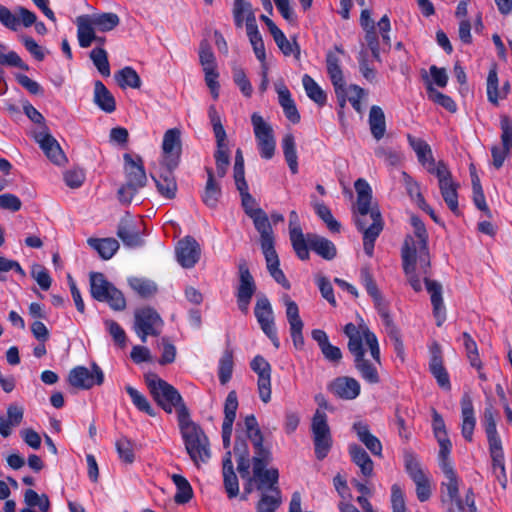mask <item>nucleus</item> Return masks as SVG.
<instances>
[{
    "label": "nucleus",
    "mask_w": 512,
    "mask_h": 512,
    "mask_svg": "<svg viewBox=\"0 0 512 512\" xmlns=\"http://www.w3.org/2000/svg\"><path fill=\"white\" fill-rule=\"evenodd\" d=\"M344 333L349 339L348 350L353 355L359 376L370 385L379 384L382 363L376 335L365 325L356 326L353 323L345 325Z\"/></svg>",
    "instance_id": "f257e3e1"
},
{
    "label": "nucleus",
    "mask_w": 512,
    "mask_h": 512,
    "mask_svg": "<svg viewBox=\"0 0 512 512\" xmlns=\"http://www.w3.org/2000/svg\"><path fill=\"white\" fill-rule=\"evenodd\" d=\"M354 186L357 192L355 224L363 233L364 252L372 257L375 241L383 229L382 216L377 207H371L372 190L368 182L360 178Z\"/></svg>",
    "instance_id": "f03ea898"
},
{
    "label": "nucleus",
    "mask_w": 512,
    "mask_h": 512,
    "mask_svg": "<svg viewBox=\"0 0 512 512\" xmlns=\"http://www.w3.org/2000/svg\"><path fill=\"white\" fill-rule=\"evenodd\" d=\"M178 423L185 449L191 460L196 465L207 462L210 459L208 438L201 427L190 419L187 407L181 408Z\"/></svg>",
    "instance_id": "7ed1b4c3"
},
{
    "label": "nucleus",
    "mask_w": 512,
    "mask_h": 512,
    "mask_svg": "<svg viewBox=\"0 0 512 512\" xmlns=\"http://www.w3.org/2000/svg\"><path fill=\"white\" fill-rule=\"evenodd\" d=\"M445 481L442 482V502L448 505V512H476L474 493L471 489L466 492L465 499L459 497V479L453 464H444L441 468Z\"/></svg>",
    "instance_id": "20e7f679"
},
{
    "label": "nucleus",
    "mask_w": 512,
    "mask_h": 512,
    "mask_svg": "<svg viewBox=\"0 0 512 512\" xmlns=\"http://www.w3.org/2000/svg\"><path fill=\"white\" fill-rule=\"evenodd\" d=\"M145 382L155 402L167 413L176 409L180 420V410L186 405L177 389L156 374L146 375Z\"/></svg>",
    "instance_id": "39448f33"
},
{
    "label": "nucleus",
    "mask_w": 512,
    "mask_h": 512,
    "mask_svg": "<svg viewBox=\"0 0 512 512\" xmlns=\"http://www.w3.org/2000/svg\"><path fill=\"white\" fill-rule=\"evenodd\" d=\"M253 445L254 455L250 460V465L253 468V480L256 483V488L261 489L267 481L278 482L279 471L277 468L266 467L272 461V452L270 447L264 445V438L258 441H251ZM252 481V478H249Z\"/></svg>",
    "instance_id": "423d86ee"
},
{
    "label": "nucleus",
    "mask_w": 512,
    "mask_h": 512,
    "mask_svg": "<svg viewBox=\"0 0 512 512\" xmlns=\"http://www.w3.org/2000/svg\"><path fill=\"white\" fill-rule=\"evenodd\" d=\"M91 296L99 301L105 302L115 311H122L126 308V299L123 293L109 282L102 273L90 274Z\"/></svg>",
    "instance_id": "0eeeda50"
},
{
    "label": "nucleus",
    "mask_w": 512,
    "mask_h": 512,
    "mask_svg": "<svg viewBox=\"0 0 512 512\" xmlns=\"http://www.w3.org/2000/svg\"><path fill=\"white\" fill-rule=\"evenodd\" d=\"M134 330L143 343L148 336H158L163 327V320L151 307L137 309L134 315Z\"/></svg>",
    "instance_id": "6e6552de"
},
{
    "label": "nucleus",
    "mask_w": 512,
    "mask_h": 512,
    "mask_svg": "<svg viewBox=\"0 0 512 512\" xmlns=\"http://www.w3.org/2000/svg\"><path fill=\"white\" fill-rule=\"evenodd\" d=\"M251 123L261 158L271 159L276 149V140L272 126L258 113L252 114Z\"/></svg>",
    "instance_id": "1a4fd4ad"
},
{
    "label": "nucleus",
    "mask_w": 512,
    "mask_h": 512,
    "mask_svg": "<svg viewBox=\"0 0 512 512\" xmlns=\"http://www.w3.org/2000/svg\"><path fill=\"white\" fill-rule=\"evenodd\" d=\"M315 455L318 460H323L332 447V437L327 422V415L319 410L313 416L311 425Z\"/></svg>",
    "instance_id": "9d476101"
},
{
    "label": "nucleus",
    "mask_w": 512,
    "mask_h": 512,
    "mask_svg": "<svg viewBox=\"0 0 512 512\" xmlns=\"http://www.w3.org/2000/svg\"><path fill=\"white\" fill-rule=\"evenodd\" d=\"M254 315L263 333L271 340L275 348L280 347V341L275 327L274 312L269 299L265 295L257 298Z\"/></svg>",
    "instance_id": "9b49d317"
},
{
    "label": "nucleus",
    "mask_w": 512,
    "mask_h": 512,
    "mask_svg": "<svg viewBox=\"0 0 512 512\" xmlns=\"http://www.w3.org/2000/svg\"><path fill=\"white\" fill-rule=\"evenodd\" d=\"M239 284L236 288L237 305L241 312L247 314L253 295L256 292V283L249 271L247 263L243 260L238 264Z\"/></svg>",
    "instance_id": "f8f14e48"
},
{
    "label": "nucleus",
    "mask_w": 512,
    "mask_h": 512,
    "mask_svg": "<svg viewBox=\"0 0 512 512\" xmlns=\"http://www.w3.org/2000/svg\"><path fill=\"white\" fill-rule=\"evenodd\" d=\"M434 175L438 179L439 189L445 203L454 214H457L459 212L457 193L459 185L453 180L448 166L444 162H440V168L436 169Z\"/></svg>",
    "instance_id": "ddd939ff"
},
{
    "label": "nucleus",
    "mask_w": 512,
    "mask_h": 512,
    "mask_svg": "<svg viewBox=\"0 0 512 512\" xmlns=\"http://www.w3.org/2000/svg\"><path fill=\"white\" fill-rule=\"evenodd\" d=\"M71 386L79 389H90L95 385H101L104 381L102 369L95 363L92 364V370L84 366L73 368L68 376Z\"/></svg>",
    "instance_id": "4468645a"
},
{
    "label": "nucleus",
    "mask_w": 512,
    "mask_h": 512,
    "mask_svg": "<svg viewBox=\"0 0 512 512\" xmlns=\"http://www.w3.org/2000/svg\"><path fill=\"white\" fill-rule=\"evenodd\" d=\"M251 369L258 375V393L264 403L271 400V366L261 355L255 356L251 363Z\"/></svg>",
    "instance_id": "2eb2a0df"
},
{
    "label": "nucleus",
    "mask_w": 512,
    "mask_h": 512,
    "mask_svg": "<svg viewBox=\"0 0 512 512\" xmlns=\"http://www.w3.org/2000/svg\"><path fill=\"white\" fill-rule=\"evenodd\" d=\"M327 390L336 398L354 400L360 395L361 386L353 377L339 376L328 383Z\"/></svg>",
    "instance_id": "dca6fc26"
},
{
    "label": "nucleus",
    "mask_w": 512,
    "mask_h": 512,
    "mask_svg": "<svg viewBox=\"0 0 512 512\" xmlns=\"http://www.w3.org/2000/svg\"><path fill=\"white\" fill-rule=\"evenodd\" d=\"M163 163L169 167H177L181 154V132L177 128L168 129L162 142Z\"/></svg>",
    "instance_id": "f3484780"
},
{
    "label": "nucleus",
    "mask_w": 512,
    "mask_h": 512,
    "mask_svg": "<svg viewBox=\"0 0 512 512\" xmlns=\"http://www.w3.org/2000/svg\"><path fill=\"white\" fill-rule=\"evenodd\" d=\"M326 66L327 73L333 84L336 96L340 105L343 107L346 102V83L340 67L339 57L333 52H328L326 55Z\"/></svg>",
    "instance_id": "a211bd4d"
},
{
    "label": "nucleus",
    "mask_w": 512,
    "mask_h": 512,
    "mask_svg": "<svg viewBox=\"0 0 512 512\" xmlns=\"http://www.w3.org/2000/svg\"><path fill=\"white\" fill-rule=\"evenodd\" d=\"M201 248L191 236L181 239L176 246V257L183 268H193L200 259Z\"/></svg>",
    "instance_id": "6ab92c4d"
},
{
    "label": "nucleus",
    "mask_w": 512,
    "mask_h": 512,
    "mask_svg": "<svg viewBox=\"0 0 512 512\" xmlns=\"http://www.w3.org/2000/svg\"><path fill=\"white\" fill-rule=\"evenodd\" d=\"M415 254L416 247L414 238L407 236L402 247L401 256L403 262V270L408 276V281L414 291L419 292L422 290V284L417 275H415Z\"/></svg>",
    "instance_id": "aec40b11"
},
{
    "label": "nucleus",
    "mask_w": 512,
    "mask_h": 512,
    "mask_svg": "<svg viewBox=\"0 0 512 512\" xmlns=\"http://www.w3.org/2000/svg\"><path fill=\"white\" fill-rule=\"evenodd\" d=\"M407 140L413 151L415 152L418 162L429 172L435 174L436 169L440 168V162H435L430 145L422 138L407 135Z\"/></svg>",
    "instance_id": "412c9836"
},
{
    "label": "nucleus",
    "mask_w": 512,
    "mask_h": 512,
    "mask_svg": "<svg viewBox=\"0 0 512 512\" xmlns=\"http://www.w3.org/2000/svg\"><path fill=\"white\" fill-rule=\"evenodd\" d=\"M261 491L260 500L257 503V512H275L282 503V495L278 482L267 481Z\"/></svg>",
    "instance_id": "4be33fe9"
},
{
    "label": "nucleus",
    "mask_w": 512,
    "mask_h": 512,
    "mask_svg": "<svg viewBox=\"0 0 512 512\" xmlns=\"http://www.w3.org/2000/svg\"><path fill=\"white\" fill-rule=\"evenodd\" d=\"M124 171L126 176V183L134 185L138 188H143L147 183V176L143 165V160L140 156L133 158L130 154L126 153L123 156Z\"/></svg>",
    "instance_id": "5701e85b"
},
{
    "label": "nucleus",
    "mask_w": 512,
    "mask_h": 512,
    "mask_svg": "<svg viewBox=\"0 0 512 512\" xmlns=\"http://www.w3.org/2000/svg\"><path fill=\"white\" fill-rule=\"evenodd\" d=\"M176 167H169L162 163L160 169L151 174L158 192L168 199H173L177 191V183L173 175V170Z\"/></svg>",
    "instance_id": "b1692460"
},
{
    "label": "nucleus",
    "mask_w": 512,
    "mask_h": 512,
    "mask_svg": "<svg viewBox=\"0 0 512 512\" xmlns=\"http://www.w3.org/2000/svg\"><path fill=\"white\" fill-rule=\"evenodd\" d=\"M305 237L306 235L303 233L299 223L298 214L293 210L289 214V238L297 257L301 260H308L310 256L307 251L306 241H304Z\"/></svg>",
    "instance_id": "393cba45"
},
{
    "label": "nucleus",
    "mask_w": 512,
    "mask_h": 512,
    "mask_svg": "<svg viewBox=\"0 0 512 512\" xmlns=\"http://www.w3.org/2000/svg\"><path fill=\"white\" fill-rule=\"evenodd\" d=\"M424 282L426 289L430 294L436 325L440 327L446 320V309L442 298V285L437 281L428 279L427 277L424 278Z\"/></svg>",
    "instance_id": "a878e982"
},
{
    "label": "nucleus",
    "mask_w": 512,
    "mask_h": 512,
    "mask_svg": "<svg viewBox=\"0 0 512 512\" xmlns=\"http://www.w3.org/2000/svg\"><path fill=\"white\" fill-rule=\"evenodd\" d=\"M255 229L260 234V243L262 252L275 250L273 229L269 218L264 211H258V214L251 218Z\"/></svg>",
    "instance_id": "bb28decb"
},
{
    "label": "nucleus",
    "mask_w": 512,
    "mask_h": 512,
    "mask_svg": "<svg viewBox=\"0 0 512 512\" xmlns=\"http://www.w3.org/2000/svg\"><path fill=\"white\" fill-rule=\"evenodd\" d=\"M36 141L47 158L50 159L54 164L61 165L66 162L65 154L63 153L57 140L51 134L47 132H39L36 135Z\"/></svg>",
    "instance_id": "cd10ccee"
},
{
    "label": "nucleus",
    "mask_w": 512,
    "mask_h": 512,
    "mask_svg": "<svg viewBox=\"0 0 512 512\" xmlns=\"http://www.w3.org/2000/svg\"><path fill=\"white\" fill-rule=\"evenodd\" d=\"M352 431L358 440L374 455L382 456V444L380 440L370 432L369 425L364 421H356L352 425Z\"/></svg>",
    "instance_id": "c85d7f7f"
},
{
    "label": "nucleus",
    "mask_w": 512,
    "mask_h": 512,
    "mask_svg": "<svg viewBox=\"0 0 512 512\" xmlns=\"http://www.w3.org/2000/svg\"><path fill=\"white\" fill-rule=\"evenodd\" d=\"M307 251L309 249L326 260H332L337 254L334 243L325 237L319 236L314 233H307L305 240Z\"/></svg>",
    "instance_id": "c756f323"
},
{
    "label": "nucleus",
    "mask_w": 512,
    "mask_h": 512,
    "mask_svg": "<svg viewBox=\"0 0 512 512\" xmlns=\"http://www.w3.org/2000/svg\"><path fill=\"white\" fill-rule=\"evenodd\" d=\"M312 339L317 342L324 358L332 363L338 364L343 355L339 347L332 345L329 342L327 333L321 329H314L311 332Z\"/></svg>",
    "instance_id": "7c9ffc66"
},
{
    "label": "nucleus",
    "mask_w": 512,
    "mask_h": 512,
    "mask_svg": "<svg viewBox=\"0 0 512 512\" xmlns=\"http://www.w3.org/2000/svg\"><path fill=\"white\" fill-rule=\"evenodd\" d=\"M431 354L432 355L429 363L430 372L437 380L438 385L442 389L448 391L451 389L450 378L447 370L443 366L441 351L437 344L433 346Z\"/></svg>",
    "instance_id": "2f4dec72"
},
{
    "label": "nucleus",
    "mask_w": 512,
    "mask_h": 512,
    "mask_svg": "<svg viewBox=\"0 0 512 512\" xmlns=\"http://www.w3.org/2000/svg\"><path fill=\"white\" fill-rule=\"evenodd\" d=\"M460 404L462 414L461 433L465 440L471 442L476 425L471 397L468 394L463 395Z\"/></svg>",
    "instance_id": "473e14b6"
},
{
    "label": "nucleus",
    "mask_w": 512,
    "mask_h": 512,
    "mask_svg": "<svg viewBox=\"0 0 512 512\" xmlns=\"http://www.w3.org/2000/svg\"><path fill=\"white\" fill-rule=\"evenodd\" d=\"M75 24L77 26V39L79 46L88 48L97 39L95 33V24L93 23L90 15H80L76 18Z\"/></svg>",
    "instance_id": "72a5a7b5"
},
{
    "label": "nucleus",
    "mask_w": 512,
    "mask_h": 512,
    "mask_svg": "<svg viewBox=\"0 0 512 512\" xmlns=\"http://www.w3.org/2000/svg\"><path fill=\"white\" fill-rule=\"evenodd\" d=\"M117 236L122 240L125 246L130 248L140 247L144 243L136 224L130 219H122L120 221Z\"/></svg>",
    "instance_id": "f704fd0d"
},
{
    "label": "nucleus",
    "mask_w": 512,
    "mask_h": 512,
    "mask_svg": "<svg viewBox=\"0 0 512 512\" xmlns=\"http://www.w3.org/2000/svg\"><path fill=\"white\" fill-rule=\"evenodd\" d=\"M223 481L226 493L229 498H235L239 493V483L237 475L234 472L233 463L231 459V451L226 452L223 458Z\"/></svg>",
    "instance_id": "c9c22d12"
},
{
    "label": "nucleus",
    "mask_w": 512,
    "mask_h": 512,
    "mask_svg": "<svg viewBox=\"0 0 512 512\" xmlns=\"http://www.w3.org/2000/svg\"><path fill=\"white\" fill-rule=\"evenodd\" d=\"M349 454L351 460L356 464L365 477H371L374 471V463L368 453L359 445L352 444L349 446Z\"/></svg>",
    "instance_id": "e433bc0d"
},
{
    "label": "nucleus",
    "mask_w": 512,
    "mask_h": 512,
    "mask_svg": "<svg viewBox=\"0 0 512 512\" xmlns=\"http://www.w3.org/2000/svg\"><path fill=\"white\" fill-rule=\"evenodd\" d=\"M266 266L271 277L285 289H290V282L287 280L284 272L280 269V261L276 250L263 253Z\"/></svg>",
    "instance_id": "4c0bfd02"
},
{
    "label": "nucleus",
    "mask_w": 512,
    "mask_h": 512,
    "mask_svg": "<svg viewBox=\"0 0 512 512\" xmlns=\"http://www.w3.org/2000/svg\"><path fill=\"white\" fill-rule=\"evenodd\" d=\"M94 103L106 113H112L116 109L114 96L99 80L94 84Z\"/></svg>",
    "instance_id": "58836bf2"
},
{
    "label": "nucleus",
    "mask_w": 512,
    "mask_h": 512,
    "mask_svg": "<svg viewBox=\"0 0 512 512\" xmlns=\"http://www.w3.org/2000/svg\"><path fill=\"white\" fill-rule=\"evenodd\" d=\"M206 172L207 182L202 195V200L206 206L215 208L222 194L221 187L215 180L213 170L211 168H206Z\"/></svg>",
    "instance_id": "ea45409f"
},
{
    "label": "nucleus",
    "mask_w": 512,
    "mask_h": 512,
    "mask_svg": "<svg viewBox=\"0 0 512 512\" xmlns=\"http://www.w3.org/2000/svg\"><path fill=\"white\" fill-rule=\"evenodd\" d=\"M368 123L373 138L381 140L386 132L385 114L381 107L373 105L369 111Z\"/></svg>",
    "instance_id": "a19ab883"
},
{
    "label": "nucleus",
    "mask_w": 512,
    "mask_h": 512,
    "mask_svg": "<svg viewBox=\"0 0 512 512\" xmlns=\"http://www.w3.org/2000/svg\"><path fill=\"white\" fill-rule=\"evenodd\" d=\"M87 243L96 250L104 260L111 259L119 249V243L114 238H89Z\"/></svg>",
    "instance_id": "79ce46f5"
},
{
    "label": "nucleus",
    "mask_w": 512,
    "mask_h": 512,
    "mask_svg": "<svg viewBox=\"0 0 512 512\" xmlns=\"http://www.w3.org/2000/svg\"><path fill=\"white\" fill-rule=\"evenodd\" d=\"M234 454L237 457V470L242 478L249 477L250 458L249 449L246 440L236 438L234 445Z\"/></svg>",
    "instance_id": "37998d69"
},
{
    "label": "nucleus",
    "mask_w": 512,
    "mask_h": 512,
    "mask_svg": "<svg viewBox=\"0 0 512 512\" xmlns=\"http://www.w3.org/2000/svg\"><path fill=\"white\" fill-rule=\"evenodd\" d=\"M282 149L284 158L292 174L298 173V156L296 152V144L294 136L289 133L282 139Z\"/></svg>",
    "instance_id": "c03bdc74"
},
{
    "label": "nucleus",
    "mask_w": 512,
    "mask_h": 512,
    "mask_svg": "<svg viewBox=\"0 0 512 512\" xmlns=\"http://www.w3.org/2000/svg\"><path fill=\"white\" fill-rule=\"evenodd\" d=\"M302 84L307 96L320 107L324 106L327 102V95L324 90L316 83V81L304 74L302 77Z\"/></svg>",
    "instance_id": "a18cd8bd"
},
{
    "label": "nucleus",
    "mask_w": 512,
    "mask_h": 512,
    "mask_svg": "<svg viewBox=\"0 0 512 512\" xmlns=\"http://www.w3.org/2000/svg\"><path fill=\"white\" fill-rule=\"evenodd\" d=\"M171 479L177 488L174 501L177 504L188 503L193 497V490L188 480L180 474H173Z\"/></svg>",
    "instance_id": "49530a36"
},
{
    "label": "nucleus",
    "mask_w": 512,
    "mask_h": 512,
    "mask_svg": "<svg viewBox=\"0 0 512 512\" xmlns=\"http://www.w3.org/2000/svg\"><path fill=\"white\" fill-rule=\"evenodd\" d=\"M272 37L285 56L293 55L296 60L300 59V47L295 39L293 41L288 40L280 29L272 34Z\"/></svg>",
    "instance_id": "de8ad7c7"
},
{
    "label": "nucleus",
    "mask_w": 512,
    "mask_h": 512,
    "mask_svg": "<svg viewBox=\"0 0 512 512\" xmlns=\"http://www.w3.org/2000/svg\"><path fill=\"white\" fill-rule=\"evenodd\" d=\"M115 79L121 88L130 87L139 89L141 87V79L135 69L126 66L115 74Z\"/></svg>",
    "instance_id": "09e8293b"
},
{
    "label": "nucleus",
    "mask_w": 512,
    "mask_h": 512,
    "mask_svg": "<svg viewBox=\"0 0 512 512\" xmlns=\"http://www.w3.org/2000/svg\"><path fill=\"white\" fill-rule=\"evenodd\" d=\"M236 187L241 195L242 207L250 218L258 214V211H263L257 206V202L254 197L248 191L247 182H240L236 184Z\"/></svg>",
    "instance_id": "8fccbe9b"
},
{
    "label": "nucleus",
    "mask_w": 512,
    "mask_h": 512,
    "mask_svg": "<svg viewBox=\"0 0 512 512\" xmlns=\"http://www.w3.org/2000/svg\"><path fill=\"white\" fill-rule=\"evenodd\" d=\"M233 352L230 349L224 350L218 365V377L222 385L228 383L233 373Z\"/></svg>",
    "instance_id": "3c124183"
},
{
    "label": "nucleus",
    "mask_w": 512,
    "mask_h": 512,
    "mask_svg": "<svg viewBox=\"0 0 512 512\" xmlns=\"http://www.w3.org/2000/svg\"><path fill=\"white\" fill-rule=\"evenodd\" d=\"M489 444V452L492 459L493 466L504 470V452L502 448L501 439L497 434L487 436Z\"/></svg>",
    "instance_id": "603ef678"
},
{
    "label": "nucleus",
    "mask_w": 512,
    "mask_h": 512,
    "mask_svg": "<svg viewBox=\"0 0 512 512\" xmlns=\"http://www.w3.org/2000/svg\"><path fill=\"white\" fill-rule=\"evenodd\" d=\"M90 16L96 28L102 32L111 31L120 23L119 16L112 12L93 14Z\"/></svg>",
    "instance_id": "864d4df0"
},
{
    "label": "nucleus",
    "mask_w": 512,
    "mask_h": 512,
    "mask_svg": "<svg viewBox=\"0 0 512 512\" xmlns=\"http://www.w3.org/2000/svg\"><path fill=\"white\" fill-rule=\"evenodd\" d=\"M24 502L29 508L38 507L41 512H48L50 510V501L46 494L39 495L33 489H27L24 492Z\"/></svg>",
    "instance_id": "5fc2aeb1"
},
{
    "label": "nucleus",
    "mask_w": 512,
    "mask_h": 512,
    "mask_svg": "<svg viewBox=\"0 0 512 512\" xmlns=\"http://www.w3.org/2000/svg\"><path fill=\"white\" fill-rule=\"evenodd\" d=\"M116 451L118 453L119 459L126 463L132 464L135 460L134 453V443L129 438L125 436H121L116 440L115 443Z\"/></svg>",
    "instance_id": "6e6d98bb"
},
{
    "label": "nucleus",
    "mask_w": 512,
    "mask_h": 512,
    "mask_svg": "<svg viewBox=\"0 0 512 512\" xmlns=\"http://www.w3.org/2000/svg\"><path fill=\"white\" fill-rule=\"evenodd\" d=\"M90 58L103 77H109L111 74L108 54L105 49L96 47L91 50Z\"/></svg>",
    "instance_id": "4d7b16f0"
},
{
    "label": "nucleus",
    "mask_w": 512,
    "mask_h": 512,
    "mask_svg": "<svg viewBox=\"0 0 512 512\" xmlns=\"http://www.w3.org/2000/svg\"><path fill=\"white\" fill-rule=\"evenodd\" d=\"M126 392L131 398L132 403L134 406L141 412H144L148 414L149 416H155V410L150 405L148 399L140 393L137 389L134 387L128 385L126 386Z\"/></svg>",
    "instance_id": "13d9d810"
},
{
    "label": "nucleus",
    "mask_w": 512,
    "mask_h": 512,
    "mask_svg": "<svg viewBox=\"0 0 512 512\" xmlns=\"http://www.w3.org/2000/svg\"><path fill=\"white\" fill-rule=\"evenodd\" d=\"M462 341H463V346L466 351L467 358H468L471 366L478 370L481 369L482 362L479 357L476 342L473 340V338L467 332H464L462 334Z\"/></svg>",
    "instance_id": "bf43d9fd"
},
{
    "label": "nucleus",
    "mask_w": 512,
    "mask_h": 512,
    "mask_svg": "<svg viewBox=\"0 0 512 512\" xmlns=\"http://www.w3.org/2000/svg\"><path fill=\"white\" fill-rule=\"evenodd\" d=\"M427 92L429 99L432 100L434 103L442 106L449 112L454 113L457 111V105L455 101L450 96L445 95L436 90L430 82L428 83L427 86Z\"/></svg>",
    "instance_id": "052dcab7"
},
{
    "label": "nucleus",
    "mask_w": 512,
    "mask_h": 512,
    "mask_svg": "<svg viewBox=\"0 0 512 512\" xmlns=\"http://www.w3.org/2000/svg\"><path fill=\"white\" fill-rule=\"evenodd\" d=\"M238 397L236 391L232 390L228 393L224 403V420L223 425H232L236 418L238 409Z\"/></svg>",
    "instance_id": "680f3d73"
},
{
    "label": "nucleus",
    "mask_w": 512,
    "mask_h": 512,
    "mask_svg": "<svg viewBox=\"0 0 512 512\" xmlns=\"http://www.w3.org/2000/svg\"><path fill=\"white\" fill-rule=\"evenodd\" d=\"M404 463L406 472L413 481L422 480L424 477H426L414 453L406 452L404 455Z\"/></svg>",
    "instance_id": "e2e57ef3"
},
{
    "label": "nucleus",
    "mask_w": 512,
    "mask_h": 512,
    "mask_svg": "<svg viewBox=\"0 0 512 512\" xmlns=\"http://www.w3.org/2000/svg\"><path fill=\"white\" fill-rule=\"evenodd\" d=\"M314 209L316 214L323 220L330 231H340V223L333 217L331 210L324 203L316 202L314 204Z\"/></svg>",
    "instance_id": "0e129e2a"
},
{
    "label": "nucleus",
    "mask_w": 512,
    "mask_h": 512,
    "mask_svg": "<svg viewBox=\"0 0 512 512\" xmlns=\"http://www.w3.org/2000/svg\"><path fill=\"white\" fill-rule=\"evenodd\" d=\"M251 15H254L251 4L246 0H235L233 6V16L235 25L242 27L243 21Z\"/></svg>",
    "instance_id": "69168bd1"
},
{
    "label": "nucleus",
    "mask_w": 512,
    "mask_h": 512,
    "mask_svg": "<svg viewBox=\"0 0 512 512\" xmlns=\"http://www.w3.org/2000/svg\"><path fill=\"white\" fill-rule=\"evenodd\" d=\"M130 287L142 297H149L157 291L154 282L141 278L129 279Z\"/></svg>",
    "instance_id": "338daca9"
},
{
    "label": "nucleus",
    "mask_w": 512,
    "mask_h": 512,
    "mask_svg": "<svg viewBox=\"0 0 512 512\" xmlns=\"http://www.w3.org/2000/svg\"><path fill=\"white\" fill-rule=\"evenodd\" d=\"M402 177L404 178L405 187L411 199H413L418 206H426V201L420 191L419 183L413 180L406 172H402Z\"/></svg>",
    "instance_id": "774afa93"
}]
</instances>
